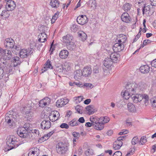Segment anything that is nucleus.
Here are the masks:
<instances>
[{
	"mask_svg": "<svg viewBox=\"0 0 156 156\" xmlns=\"http://www.w3.org/2000/svg\"><path fill=\"white\" fill-rule=\"evenodd\" d=\"M132 99L133 102L136 103L140 102L143 99L145 100V104H146L148 101L149 98L148 96L146 94H136L132 97Z\"/></svg>",
	"mask_w": 156,
	"mask_h": 156,
	"instance_id": "4",
	"label": "nucleus"
},
{
	"mask_svg": "<svg viewBox=\"0 0 156 156\" xmlns=\"http://www.w3.org/2000/svg\"><path fill=\"white\" fill-rule=\"evenodd\" d=\"M82 75V71L80 70H77L74 72V76L76 80L80 79Z\"/></svg>",
	"mask_w": 156,
	"mask_h": 156,
	"instance_id": "31",
	"label": "nucleus"
},
{
	"mask_svg": "<svg viewBox=\"0 0 156 156\" xmlns=\"http://www.w3.org/2000/svg\"><path fill=\"white\" fill-rule=\"evenodd\" d=\"M110 119V118L107 116L101 117L99 119L100 121H101V122L103 125L105 123L108 122L109 121Z\"/></svg>",
	"mask_w": 156,
	"mask_h": 156,
	"instance_id": "37",
	"label": "nucleus"
},
{
	"mask_svg": "<svg viewBox=\"0 0 156 156\" xmlns=\"http://www.w3.org/2000/svg\"><path fill=\"white\" fill-rule=\"evenodd\" d=\"M72 135L74 137V138L76 139H78L80 136V133L76 132H73V133Z\"/></svg>",
	"mask_w": 156,
	"mask_h": 156,
	"instance_id": "61",
	"label": "nucleus"
},
{
	"mask_svg": "<svg viewBox=\"0 0 156 156\" xmlns=\"http://www.w3.org/2000/svg\"><path fill=\"white\" fill-rule=\"evenodd\" d=\"M135 149L134 148L131 149L127 154L126 156H129V155H131L133 154Z\"/></svg>",
	"mask_w": 156,
	"mask_h": 156,
	"instance_id": "63",
	"label": "nucleus"
},
{
	"mask_svg": "<svg viewBox=\"0 0 156 156\" xmlns=\"http://www.w3.org/2000/svg\"><path fill=\"white\" fill-rule=\"evenodd\" d=\"M50 99L47 97L40 100L39 105L40 107H44L48 105L50 103Z\"/></svg>",
	"mask_w": 156,
	"mask_h": 156,
	"instance_id": "13",
	"label": "nucleus"
},
{
	"mask_svg": "<svg viewBox=\"0 0 156 156\" xmlns=\"http://www.w3.org/2000/svg\"><path fill=\"white\" fill-rule=\"evenodd\" d=\"M22 143L18 141L17 139L15 136L11 135L7 137L6 140L7 151L17 147Z\"/></svg>",
	"mask_w": 156,
	"mask_h": 156,
	"instance_id": "1",
	"label": "nucleus"
},
{
	"mask_svg": "<svg viewBox=\"0 0 156 156\" xmlns=\"http://www.w3.org/2000/svg\"><path fill=\"white\" fill-rule=\"evenodd\" d=\"M20 58L17 56L15 57L12 58V61L13 63L14 66L16 67L20 64L21 62L20 60Z\"/></svg>",
	"mask_w": 156,
	"mask_h": 156,
	"instance_id": "28",
	"label": "nucleus"
},
{
	"mask_svg": "<svg viewBox=\"0 0 156 156\" xmlns=\"http://www.w3.org/2000/svg\"><path fill=\"white\" fill-rule=\"evenodd\" d=\"M128 110L129 112H134L136 111V108L134 105L133 104L129 103L127 104Z\"/></svg>",
	"mask_w": 156,
	"mask_h": 156,
	"instance_id": "30",
	"label": "nucleus"
},
{
	"mask_svg": "<svg viewBox=\"0 0 156 156\" xmlns=\"http://www.w3.org/2000/svg\"><path fill=\"white\" fill-rule=\"evenodd\" d=\"M129 133V131L127 129H122L121 130V132L119 133V135H121L122 134H125Z\"/></svg>",
	"mask_w": 156,
	"mask_h": 156,
	"instance_id": "59",
	"label": "nucleus"
},
{
	"mask_svg": "<svg viewBox=\"0 0 156 156\" xmlns=\"http://www.w3.org/2000/svg\"><path fill=\"white\" fill-rule=\"evenodd\" d=\"M150 103L152 108L156 109V97H153L151 99Z\"/></svg>",
	"mask_w": 156,
	"mask_h": 156,
	"instance_id": "39",
	"label": "nucleus"
},
{
	"mask_svg": "<svg viewBox=\"0 0 156 156\" xmlns=\"http://www.w3.org/2000/svg\"><path fill=\"white\" fill-rule=\"evenodd\" d=\"M86 109L88 114L89 115L93 114L95 112L94 106L93 105L87 106L86 107Z\"/></svg>",
	"mask_w": 156,
	"mask_h": 156,
	"instance_id": "25",
	"label": "nucleus"
},
{
	"mask_svg": "<svg viewBox=\"0 0 156 156\" xmlns=\"http://www.w3.org/2000/svg\"><path fill=\"white\" fill-rule=\"evenodd\" d=\"M39 154V150L36 147L32 148L28 154V156H38Z\"/></svg>",
	"mask_w": 156,
	"mask_h": 156,
	"instance_id": "17",
	"label": "nucleus"
},
{
	"mask_svg": "<svg viewBox=\"0 0 156 156\" xmlns=\"http://www.w3.org/2000/svg\"><path fill=\"white\" fill-rule=\"evenodd\" d=\"M140 89L142 90L146 89L147 87V85L146 83L142 82L140 84Z\"/></svg>",
	"mask_w": 156,
	"mask_h": 156,
	"instance_id": "52",
	"label": "nucleus"
},
{
	"mask_svg": "<svg viewBox=\"0 0 156 156\" xmlns=\"http://www.w3.org/2000/svg\"><path fill=\"white\" fill-rule=\"evenodd\" d=\"M121 19L124 22L128 23L131 20L129 15L127 12H124L121 16Z\"/></svg>",
	"mask_w": 156,
	"mask_h": 156,
	"instance_id": "19",
	"label": "nucleus"
},
{
	"mask_svg": "<svg viewBox=\"0 0 156 156\" xmlns=\"http://www.w3.org/2000/svg\"><path fill=\"white\" fill-rule=\"evenodd\" d=\"M50 120L52 122L58 120V118L56 117V114L50 115L49 116Z\"/></svg>",
	"mask_w": 156,
	"mask_h": 156,
	"instance_id": "45",
	"label": "nucleus"
},
{
	"mask_svg": "<svg viewBox=\"0 0 156 156\" xmlns=\"http://www.w3.org/2000/svg\"><path fill=\"white\" fill-rule=\"evenodd\" d=\"M79 37L81 39L82 41H84L86 40L87 37L86 34L84 32L82 31L79 34Z\"/></svg>",
	"mask_w": 156,
	"mask_h": 156,
	"instance_id": "41",
	"label": "nucleus"
},
{
	"mask_svg": "<svg viewBox=\"0 0 156 156\" xmlns=\"http://www.w3.org/2000/svg\"><path fill=\"white\" fill-rule=\"evenodd\" d=\"M51 123L48 120H44L41 124V127L43 129H47L51 127Z\"/></svg>",
	"mask_w": 156,
	"mask_h": 156,
	"instance_id": "15",
	"label": "nucleus"
},
{
	"mask_svg": "<svg viewBox=\"0 0 156 156\" xmlns=\"http://www.w3.org/2000/svg\"><path fill=\"white\" fill-rule=\"evenodd\" d=\"M29 104L23 108V114L25 119L28 121H30L32 119L33 112L32 111V108L33 103L31 101H28Z\"/></svg>",
	"mask_w": 156,
	"mask_h": 156,
	"instance_id": "2",
	"label": "nucleus"
},
{
	"mask_svg": "<svg viewBox=\"0 0 156 156\" xmlns=\"http://www.w3.org/2000/svg\"><path fill=\"white\" fill-rule=\"evenodd\" d=\"M151 64L152 66L156 68V58L151 62Z\"/></svg>",
	"mask_w": 156,
	"mask_h": 156,
	"instance_id": "64",
	"label": "nucleus"
},
{
	"mask_svg": "<svg viewBox=\"0 0 156 156\" xmlns=\"http://www.w3.org/2000/svg\"><path fill=\"white\" fill-rule=\"evenodd\" d=\"M19 131H20L17 129L16 132H17V134L20 137H22L23 138L26 137L27 136L26 135H25V134H24V133H23V132H21V133H20V132H19Z\"/></svg>",
	"mask_w": 156,
	"mask_h": 156,
	"instance_id": "55",
	"label": "nucleus"
},
{
	"mask_svg": "<svg viewBox=\"0 0 156 156\" xmlns=\"http://www.w3.org/2000/svg\"><path fill=\"white\" fill-rule=\"evenodd\" d=\"M98 67L97 66H94L93 70V73L94 74L98 73H99Z\"/></svg>",
	"mask_w": 156,
	"mask_h": 156,
	"instance_id": "57",
	"label": "nucleus"
},
{
	"mask_svg": "<svg viewBox=\"0 0 156 156\" xmlns=\"http://www.w3.org/2000/svg\"><path fill=\"white\" fill-rule=\"evenodd\" d=\"M118 52H119L123 50L124 45L123 44L118 43Z\"/></svg>",
	"mask_w": 156,
	"mask_h": 156,
	"instance_id": "49",
	"label": "nucleus"
},
{
	"mask_svg": "<svg viewBox=\"0 0 156 156\" xmlns=\"http://www.w3.org/2000/svg\"><path fill=\"white\" fill-rule=\"evenodd\" d=\"M95 124L94 125V129L97 130H100L102 129L104 127V125L101 122V121H100L97 118H95Z\"/></svg>",
	"mask_w": 156,
	"mask_h": 156,
	"instance_id": "10",
	"label": "nucleus"
},
{
	"mask_svg": "<svg viewBox=\"0 0 156 156\" xmlns=\"http://www.w3.org/2000/svg\"><path fill=\"white\" fill-rule=\"evenodd\" d=\"M33 52V49L31 48L21 49L20 52V57L21 58H26L30 56Z\"/></svg>",
	"mask_w": 156,
	"mask_h": 156,
	"instance_id": "6",
	"label": "nucleus"
},
{
	"mask_svg": "<svg viewBox=\"0 0 156 156\" xmlns=\"http://www.w3.org/2000/svg\"><path fill=\"white\" fill-rule=\"evenodd\" d=\"M121 95L122 96L126 99H128L131 96V94L129 93V92H127L126 90L123 92H122L121 93Z\"/></svg>",
	"mask_w": 156,
	"mask_h": 156,
	"instance_id": "38",
	"label": "nucleus"
},
{
	"mask_svg": "<svg viewBox=\"0 0 156 156\" xmlns=\"http://www.w3.org/2000/svg\"><path fill=\"white\" fill-rule=\"evenodd\" d=\"M126 137V136H121L118 137V150L119 149L122 145V140Z\"/></svg>",
	"mask_w": 156,
	"mask_h": 156,
	"instance_id": "33",
	"label": "nucleus"
},
{
	"mask_svg": "<svg viewBox=\"0 0 156 156\" xmlns=\"http://www.w3.org/2000/svg\"><path fill=\"white\" fill-rule=\"evenodd\" d=\"M69 101V100L68 99L62 98L57 100L56 105L58 107H62L67 104Z\"/></svg>",
	"mask_w": 156,
	"mask_h": 156,
	"instance_id": "12",
	"label": "nucleus"
},
{
	"mask_svg": "<svg viewBox=\"0 0 156 156\" xmlns=\"http://www.w3.org/2000/svg\"><path fill=\"white\" fill-rule=\"evenodd\" d=\"M23 128H24L27 131H31V128L30 127V124L29 123H25L23 125Z\"/></svg>",
	"mask_w": 156,
	"mask_h": 156,
	"instance_id": "48",
	"label": "nucleus"
},
{
	"mask_svg": "<svg viewBox=\"0 0 156 156\" xmlns=\"http://www.w3.org/2000/svg\"><path fill=\"white\" fill-rule=\"evenodd\" d=\"M113 63V62L110 60V58H106L104 61L103 65L106 68L109 69L112 66Z\"/></svg>",
	"mask_w": 156,
	"mask_h": 156,
	"instance_id": "20",
	"label": "nucleus"
},
{
	"mask_svg": "<svg viewBox=\"0 0 156 156\" xmlns=\"http://www.w3.org/2000/svg\"><path fill=\"white\" fill-rule=\"evenodd\" d=\"M66 66L65 65L64 66L60 65L58 66H57L55 70L58 73H62L63 71H67L68 70V68H66Z\"/></svg>",
	"mask_w": 156,
	"mask_h": 156,
	"instance_id": "26",
	"label": "nucleus"
},
{
	"mask_svg": "<svg viewBox=\"0 0 156 156\" xmlns=\"http://www.w3.org/2000/svg\"><path fill=\"white\" fill-rule=\"evenodd\" d=\"M132 5L127 3H126L123 5L122 7L123 9H124L125 11L127 12L130 10Z\"/></svg>",
	"mask_w": 156,
	"mask_h": 156,
	"instance_id": "42",
	"label": "nucleus"
},
{
	"mask_svg": "<svg viewBox=\"0 0 156 156\" xmlns=\"http://www.w3.org/2000/svg\"><path fill=\"white\" fill-rule=\"evenodd\" d=\"M70 30L73 32H75L78 30V26L75 24H73L71 26Z\"/></svg>",
	"mask_w": 156,
	"mask_h": 156,
	"instance_id": "43",
	"label": "nucleus"
},
{
	"mask_svg": "<svg viewBox=\"0 0 156 156\" xmlns=\"http://www.w3.org/2000/svg\"><path fill=\"white\" fill-rule=\"evenodd\" d=\"M12 57V54L11 51L9 50H3L2 55L1 58L6 62L7 61L9 60Z\"/></svg>",
	"mask_w": 156,
	"mask_h": 156,
	"instance_id": "7",
	"label": "nucleus"
},
{
	"mask_svg": "<svg viewBox=\"0 0 156 156\" xmlns=\"http://www.w3.org/2000/svg\"><path fill=\"white\" fill-rule=\"evenodd\" d=\"M92 70L90 67L86 66L83 69L82 73L83 76L86 77L90 75L92 72Z\"/></svg>",
	"mask_w": 156,
	"mask_h": 156,
	"instance_id": "18",
	"label": "nucleus"
},
{
	"mask_svg": "<svg viewBox=\"0 0 156 156\" xmlns=\"http://www.w3.org/2000/svg\"><path fill=\"white\" fill-rule=\"evenodd\" d=\"M95 118H90V120L91 122H87L85 126L87 127H90L92 126H94L95 124V120L94 119Z\"/></svg>",
	"mask_w": 156,
	"mask_h": 156,
	"instance_id": "36",
	"label": "nucleus"
},
{
	"mask_svg": "<svg viewBox=\"0 0 156 156\" xmlns=\"http://www.w3.org/2000/svg\"><path fill=\"white\" fill-rule=\"evenodd\" d=\"M69 54V52L67 50L63 49L60 51L59 56L61 58L65 59L67 58Z\"/></svg>",
	"mask_w": 156,
	"mask_h": 156,
	"instance_id": "21",
	"label": "nucleus"
},
{
	"mask_svg": "<svg viewBox=\"0 0 156 156\" xmlns=\"http://www.w3.org/2000/svg\"><path fill=\"white\" fill-rule=\"evenodd\" d=\"M73 37L70 34H67V35L63 37V42L66 44H70L72 41Z\"/></svg>",
	"mask_w": 156,
	"mask_h": 156,
	"instance_id": "14",
	"label": "nucleus"
},
{
	"mask_svg": "<svg viewBox=\"0 0 156 156\" xmlns=\"http://www.w3.org/2000/svg\"><path fill=\"white\" fill-rule=\"evenodd\" d=\"M59 12H57L52 16V18L51 19L52 23H54L55 21L58 17V15H59Z\"/></svg>",
	"mask_w": 156,
	"mask_h": 156,
	"instance_id": "47",
	"label": "nucleus"
},
{
	"mask_svg": "<svg viewBox=\"0 0 156 156\" xmlns=\"http://www.w3.org/2000/svg\"><path fill=\"white\" fill-rule=\"evenodd\" d=\"M4 75V72L3 69L0 67V79H2Z\"/></svg>",
	"mask_w": 156,
	"mask_h": 156,
	"instance_id": "60",
	"label": "nucleus"
},
{
	"mask_svg": "<svg viewBox=\"0 0 156 156\" xmlns=\"http://www.w3.org/2000/svg\"><path fill=\"white\" fill-rule=\"evenodd\" d=\"M59 2L58 0H51L50 5L52 8H57L59 6Z\"/></svg>",
	"mask_w": 156,
	"mask_h": 156,
	"instance_id": "29",
	"label": "nucleus"
},
{
	"mask_svg": "<svg viewBox=\"0 0 156 156\" xmlns=\"http://www.w3.org/2000/svg\"><path fill=\"white\" fill-rule=\"evenodd\" d=\"M140 70L141 73H147L150 71V67L147 65L141 66L140 68Z\"/></svg>",
	"mask_w": 156,
	"mask_h": 156,
	"instance_id": "24",
	"label": "nucleus"
},
{
	"mask_svg": "<svg viewBox=\"0 0 156 156\" xmlns=\"http://www.w3.org/2000/svg\"><path fill=\"white\" fill-rule=\"evenodd\" d=\"M24 128L23 127H20L18 129V130H20L19 132L20 133H21V132H23V133L25 135H27V131L25 129H24Z\"/></svg>",
	"mask_w": 156,
	"mask_h": 156,
	"instance_id": "54",
	"label": "nucleus"
},
{
	"mask_svg": "<svg viewBox=\"0 0 156 156\" xmlns=\"http://www.w3.org/2000/svg\"><path fill=\"white\" fill-rule=\"evenodd\" d=\"M125 105H126L124 101L123 100H120L118 103V107L119 106V107L121 108Z\"/></svg>",
	"mask_w": 156,
	"mask_h": 156,
	"instance_id": "56",
	"label": "nucleus"
},
{
	"mask_svg": "<svg viewBox=\"0 0 156 156\" xmlns=\"http://www.w3.org/2000/svg\"><path fill=\"white\" fill-rule=\"evenodd\" d=\"M56 131V129H54L51 132H49L47 134L41 137V139L43 141L47 140L50 136H51Z\"/></svg>",
	"mask_w": 156,
	"mask_h": 156,
	"instance_id": "23",
	"label": "nucleus"
},
{
	"mask_svg": "<svg viewBox=\"0 0 156 156\" xmlns=\"http://www.w3.org/2000/svg\"><path fill=\"white\" fill-rule=\"evenodd\" d=\"M80 123L75 119H73L69 123V125L71 126H78Z\"/></svg>",
	"mask_w": 156,
	"mask_h": 156,
	"instance_id": "40",
	"label": "nucleus"
},
{
	"mask_svg": "<svg viewBox=\"0 0 156 156\" xmlns=\"http://www.w3.org/2000/svg\"><path fill=\"white\" fill-rule=\"evenodd\" d=\"M94 153L92 150L90 149H87L85 152V154L87 156L92 155Z\"/></svg>",
	"mask_w": 156,
	"mask_h": 156,
	"instance_id": "50",
	"label": "nucleus"
},
{
	"mask_svg": "<svg viewBox=\"0 0 156 156\" xmlns=\"http://www.w3.org/2000/svg\"><path fill=\"white\" fill-rule=\"evenodd\" d=\"M66 45L68 49L70 51L74 50L76 48V45L72 41L70 44H66Z\"/></svg>",
	"mask_w": 156,
	"mask_h": 156,
	"instance_id": "32",
	"label": "nucleus"
},
{
	"mask_svg": "<svg viewBox=\"0 0 156 156\" xmlns=\"http://www.w3.org/2000/svg\"><path fill=\"white\" fill-rule=\"evenodd\" d=\"M56 150L58 153L63 154L67 151L68 147L65 144L60 142L56 145Z\"/></svg>",
	"mask_w": 156,
	"mask_h": 156,
	"instance_id": "5",
	"label": "nucleus"
},
{
	"mask_svg": "<svg viewBox=\"0 0 156 156\" xmlns=\"http://www.w3.org/2000/svg\"><path fill=\"white\" fill-rule=\"evenodd\" d=\"M147 141L146 137L144 136H142L139 141V144L141 145H143Z\"/></svg>",
	"mask_w": 156,
	"mask_h": 156,
	"instance_id": "46",
	"label": "nucleus"
},
{
	"mask_svg": "<svg viewBox=\"0 0 156 156\" xmlns=\"http://www.w3.org/2000/svg\"><path fill=\"white\" fill-rule=\"evenodd\" d=\"M16 6L14 1L9 0L7 1L6 5V9L8 11H12L13 10Z\"/></svg>",
	"mask_w": 156,
	"mask_h": 156,
	"instance_id": "11",
	"label": "nucleus"
},
{
	"mask_svg": "<svg viewBox=\"0 0 156 156\" xmlns=\"http://www.w3.org/2000/svg\"><path fill=\"white\" fill-rule=\"evenodd\" d=\"M109 58L114 63H116L117 61V53L115 52L112 53L110 55V58Z\"/></svg>",
	"mask_w": 156,
	"mask_h": 156,
	"instance_id": "34",
	"label": "nucleus"
},
{
	"mask_svg": "<svg viewBox=\"0 0 156 156\" xmlns=\"http://www.w3.org/2000/svg\"><path fill=\"white\" fill-rule=\"evenodd\" d=\"M4 44L5 48L12 49L14 47L15 42L12 38H6L5 40Z\"/></svg>",
	"mask_w": 156,
	"mask_h": 156,
	"instance_id": "8",
	"label": "nucleus"
},
{
	"mask_svg": "<svg viewBox=\"0 0 156 156\" xmlns=\"http://www.w3.org/2000/svg\"><path fill=\"white\" fill-rule=\"evenodd\" d=\"M60 127L62 128L68 129L69 128V125L66 123H63L60 125Z\"/></svg>",
	"mask_w": 156,
	"mask_h": 156,
	"instance_id": "58",
	"label": "nucleus"
},
{
	"mask_svg": "<svg viewBox=\"0 0 156 156\" xmlns=\"http://www.w3.org/2000/svg\"><path fill=\"white\" fill-rule=\"evenodd\" d=\"M76 20L79 24L83 25L87 22L88 18L86 15H81L78 16Z\"/></svg>",
	"mask_w": 156,
	"mask_h": 156,
	"instance_id": "9",
	"label": "nucleus"
},
{
	"mask_svg": "<svg viewBox=\"0 0 156 156\" xmlns=\"http://www.w3.org/2000/svg\"><path fill=\"white\" fill-rule=\"evenodd\" d=\"M7 10H3L0 15L1 16L3 19L7 18L9 16V14L8 13Z\"/></svg>",
	"mask_w": 156,
	"mask_h": 156,
	"instance_id": "35",
	"label": "nucleus"
},
{
	"mask_svg": "<svg viewBox=\"0 0 156 156\" xmlns=\"http://www.w3.org/2000/svg\"><path fill=\"white\" fill-rule=\"evenodd\" d=\"M151 41L149 39L144 40L143 42V47L151 43Z\"/></svg>",
	"mask_w": 156,
	"mask_h": 156,
	"instance_id": "62",
	"label": "nucleus"
},
{
	"mask_svg": "<svg viewBox=\"0 0 156 156\" xmlns=\"http://www.w3.org/2000/svg\"><path fill=\"white\" fill-rule=\"evenodd\" d=\"M139 139L137 136L134 137L132 140L131 143L133 145L136 144L138 142Z\"/></svg>",
	"mask_w": 156,
	"mask_h": 156,
	"instance_id": "51",
	"label": "nucleus"
},
{
	"mask_svg": "<svg viewBox=\"0 0 156 156\" xmlns=\"http://www.w3.org/2000/svg\"><path fill=\"white\" fill-rule=\"evenodd\" d=\"M82 107L79 105H77L75 108L76 111L80 114H82Z\"/></svg>",
	"mask_w": 156,
	"mask_h": 156,
	"instance_id": "53",
	"label": "nucleus"
},
{
	"mask_svg": "<svg viewBox=\"0 0 156 156\" xmlns=\"http://www.w3.org/2000/svg\"><path fill=\"white\" fill-rule=\"evenodd\" d=\"M151 6L150 5H148L147 6H146V5H144L142 10L143 14H144L146 12L149 11H150V10H151L150 9Z\"/></svg>",
	"mask_w": 156,
	"mask_h": 156,
	"instance_id": "44",
	"label": "nucleus"
},
{
	"mask_svg": "<svg viewBox=\"0 0 156 156\" xmlns=\"http://www.w3.org/2000/svg\"><path fill=\"white\" fill-rule=\"evenodd\" d=\"M138 85L134 82H128L125 86V88L127 92L131 94L132 97L134 96L138 92L139 88Z\"/></svg>",
	"mask_w": 156,
	"mask_h": 156,
	"instance_id": "3",
	"label": "nucleus"
},
{
	"mask_svg": "<svg viewBox=\"0 0 156 156\" xmlns=\"http://www.w3.org/2000/svg\"><path fill=\"white\" fill-rule=\"evenodd\" d=\"M38 41L41 43L44 42L47 40V36L45 32H43L38 36Z\"/></svg>",
	"mask_w": 156,
	"mask_h": 156,
	"instance_id": "22",
	"label": "nucleus"
},
{
	"mask_svg": "<svg viewBox=\"0 0 156 156\" xmlns=\"http://www.w3.org/2000/svg\"><path fill=\"white\" fill-rule=\"evenodd\" d=\"M52 62L49 59L47 60L45 62L44 66L42 69V73H43L49 69H52L53 66L52 65Z\"/></svg>",
	"mask_w": 156,
	"mask_h": 156,
	"instance_id": "16",
	"label": "nucleus"
},
{
	"mask_svg": "<svg viewBox=\"0 0 156 156\" xmlns=\"http://www.w3.org/2000/svg\"><path fill=\"white\" fill-rule=\"evenodd\" d=\"M118 38H119V39L118 41V43L122 44H123L125 42L127 39L126 36L123 34H119L118 35Z\"/></svg>",
	"mask_w": 156,
	"mask_h": 156,
	"instance_id": "27",
	"label": "nucleus"
}]
</instances>
